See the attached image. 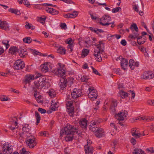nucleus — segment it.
<instances>
[{"label": "nucleus", "instance_id": "8fccbe9b", "mask_svg": "<svg viewBox=\"0 0 154 154\" xmlns=\"http://www.w3.org/2000/svg\"><path fill=\"white\" fill-rule=\"evenodd\" d=\"M20 154H31L30 152L28 151H26V149L23 148L22 151H20Z\"/></svg>", "mask_w": 154, "mask_h": 154}, {"label": "nucleus", "instance_id": "a211bd4d", "mask_svg": "<svg viewBox=\"0 0 154 154\" xmlns=\"http://www.w3.org/2000/svg\"><path fill=\"white\" fill-rule=\"evenodd\" d=\"M86 154H92L93 151V148L90 144H87L84 147Z\"/></svg>", "mask_w": 154, "mask_h": 154}, {"label": "nucleus", "instance_id": "0e129e2a", "mask_svg": "<svg viewBox=\"0 0 154 154\" xmlns=\"http://www.w3.org/2000/svg\"><path fill=\"white\" fill-rule=\"evenodd\" d=\"M130 92L131 93L132 97H131V99H134V97L135 96V93L133 91H132L131 90L130 91Z\"/></svg>", "mask_w": 154, "mask_h": 154}, {"label": "nucleus", "instance_id": "aec40b11", "mask_svg": "<svg viewBox=\"0 0 154 154\" xmlns=\"http://www.w3.org/2000/svg\"><path fill=\"white\" fill-rule=\"evenodd\" d=\"M142 78L144 79H151L153 78V76L150 74L149 71L145 72H144L141 76Z\"/></svg>", "mask_w": 154, "mask_h": 154}, {"label": "nucleus", "instance_id": "a19ab883", "mask_svg": "<svg viewBox=\"0 0 154 154\" xmlns=\"http://www.w3.org/2000/svg\"><path fill=\"white\" fill-rule=\"evenodd\" d=\"M48 93L49 96L52 97H54L56 94L55 92L53 90H49Z\"/></svg>", "mask_w": 154, "mask_h": 154}, {"label": "nucleus", "instance_id": "4468645a", "mask_svg": "<svg viewBox=\"0 0 154 154\" xmlns=\"http://www.w3.org/2000/svg\"><path fill=\"white\" fill-rule=\"evenodd\" d=\"M2 151L4 154H10L13 151L12 146H9L7 145H6V144L5 145L4 144Z\"/></svg>", "mask_w": 154, "mask_h": 154}, {"label": "nucleus", "instance_id": "49530a36", "mask_svg": "<svg viewBox=\"0 0 154 154\" xmlns=\"http://www.w3.org/2000/svg\"><path fill=\"white\" fill-rule=\"evenodd\" d=\"M78 13L77 11H74L72 14H70V15L72 18H74L75 17L78 15Z\"/></svg>", "mask_w": 154, "mask_h": 154}, {"label": "nucleus", "instance_id": "412c9836", "mask_svg": "<svg viewBox=\"0 0 154 154\" xmlns=\"http://www.w3.org/2000/svg\"><path fill=\"white\" fill-rule=\"evenodd\" d=\"M0 27L2 29L6 30L8 29L9 26L7 23L6 21H2L0 19Z\"/></svg>", "mask_w": 154, "mask_h": 154}, {"label": "nucleus", "instance_id": "423d86ee", "mask_svg": "<svg viewBox=\"0 0 154 154\" xmlns=\"http://www.w3.org/2000/svg\"><path fill=\"white\" fill-rule=\"evenodd\" d=\"M111 17L109 15H104L100 19V24L102 26H108L110 24L109 22L111 20Z\"/></svg>", "mask_w": 154, "mask_h": 154}, {"label": "nucleus", "instance_id": "b1692460", "mask_svg": "<svg viewBox=\"0 0 154 154\" xmlns=\"http://www.w3.org/2000/svg\"><path fill=\"white\" fill-rule=\"evenodd\" d=\"M87 120L86 119H83L80 120L79 124L81 128L85 129L87 127Z\"/></svg>", "mask_w": 154, "mask_h": 154}, {"label": "nucleus", "instance_id": "5701e85b", "mask_svg": "<svg viewBox=\"0 0 154 154\" xmlns=\"http://www.w3.org/2000/svg\"><path fill=\"white\" fill-rule=\"evenodd\" d=\"M45 11L49 13H50L52 15H57L59 13V11L51 8L47 7L45 8Z\"/></svg>", "mask_w": 154, "mask_h": 154}, {"label": "nucleus", "instance_id": "f257e3e1", "mask_svg": "<svg viewBox=\"0 0 154 154\" xmlns=\"http://www.w3.org/2000/svg\"><path fill=\"white\" fill-rule=\"evenodd\" d=\"M77 129L78 128L67 124L66 126L60 131V135L62 136V135L64 134L66 135L65 139L66 141H72L73 139L75 130Z\"/></svg>", "mask_w": 154, "mask_h": 154}, {"label": "nucleus", "instance_id": "09e8293b", "mask_svg": "<svg viewBox=\"0 0 154 154\" xmlns=\"http://www.w3.org/2000/svg\"><path fill=\"white\" fill-rule=\"evenodd\" d=\"M91 67L93 70V72H92L93 73H94L95 74L97 75H100V73H99V72H98V71H97V70L95 69L92 66H91Z\"/></svg>", "mask_w": 154, "mask_h": 154}, {"label": "nucleus", "instance_id": "79ce46f5", "mask_svg": "<svg viewBox=\"0 0 154 154\" xmlns=\"http://www.w3.org/2000/svg\"><path fill=\"white\" fill-rule=\"evenodd\" d=\"M89 50L87 49H83L82 51V56L84 57L87 56L89 53Z\"/></svg>", "mask_w": 154, "mask_h": 154}, {"label": "nucleus", "instance_id": "f704fd0d", "mask_svg": "<svg viewBox=\"0 0 154 154\" xmlns=\"http://www.w3.org/2000/svg\"><path fill=\"white\" fill-rule=\"evenodd\" d=\"M35 116L36 118V125H37L40 122L41 120V117L40 116L38 112L37 111L35 112Z\"/></svg>", "mask_w": 154, "mask_h": 154}, {"label": "nucleus", "instance_id": "f03ea898", "mask_svg": "<svg viewBox=\"0 0 154 154\" xmlns=\"http://www.w3.org/2000/svg\"><path fill=\"white\" fill-rule=\"evenodd\" d=\"M98 123L95 121H91L89 126V130L93 132L96 137L100 138L103 137L104 133L103 128L97 126Z\"/></svg>", "mask_w": 154, "mask_h": 154}, {"label": "nucleus", "instance_id": "ddd939ff", "mask_svg": "<svg viewBox=\"0 0 154 154\" xmlns=\"http://www.w3.org/2000/svg\"><path fill=\"white\" fill-rule=\"evenodd\" d=\"M131 133L132 135L135 138H139L145 135L143 132L142 134L140 133L139 131L136 128L132 129Z\"/></svg>", "mask_w": 154, "mask_h": 154}, {"label": "nucleus", "instance_id": "f3484780", "mask_svg": "<svg viewBox=\"0 0 154 154\" xmlns=\"http://www.w3.org/2000/svg\"><path fill=\"white\" fill-rule=\"evenodd\" d=\"M81 91L80 90H77L76 89H74L73 92L72 93V97L73 99H76L81 95Z\"/></svg>", "mask_w": 154, "mask_h": 154}, {"label": "nucleus", "instance_id": "680f3d73", "mask_svg": "<svg viewBox=\"0 0 154 154\" xmlns=\"http://www.w3.org/2000/svg\"><path fill=\"white\" fill-rule=\"evenodd\" d=\"M130 141L131 143L133 144V145H135L136 143V140L134 138H131L130 140Z\"/></svg>", "mask_w": 154, "mask_h": 154}, {"label": "nucleus", "instance_id": "9d476101", "mask_svg": "<svg viewBox=\"0 0 154 154\" xmlns=\"http://www.w3.org/2000/svg\"><path fill=\"white\" fill-rule=\"evenodd\" d=\"M24 63L20 60H18L15 62L14 64V68L16 70H20L25 67Z\"/></svg>", "mask_w": 154, "mask_h": 154}, {"label": "nucleus", "instance_id": "bb28decb", "mask_svg": "<svg viewBox=\"0 0 154 154\" xmlns=\"http://www.w3.org/2000/svg\"><path fill=\"white\" fill-rule=\"evenodd\" d=\"M19 135L20 136L19 140H20L22 141L23 139L26 136L27 137H29V133H26L23 132V133H19Z\"/></svg>", "mask_w": 154, "mask_h": 154}, {"label": "nucleus", "instance_id": "c85d7f7f", "mask_svg": "<svg viewBox=\"0 0 154 154\" xmlns=\"http://www.w3.org/2000/svg\"><path fill=\"white\" fill-rule=\"evenodd\" d=\"M50 65L48 63L45 64H44L41 68V70L44 73H45L48 71V67Z\"/></svg>", "mask_w": 154, "mask_h": 154}, {"label": "nucleus", "instance_id": "dca6fc26", "mask_svg": "<svg viewBox=\"0 0 154 154\" xmlns=\"http://www.w3.org/2000/svg\"><path fill=\"white\" fill-rule=\"evenodd\" d=\"M18 52L19 55L21 57L25 58L28 55L26 49L20 48L19 49Z\"/></svg>", "mask_w": 154, "mask_h": 154}, {"label": "nucleus", "instance_id": "3c124183", "mask_svg": "<svg viewBox=\"0 0 154 154\" xmlns=\"http://www.w3.org/2000/svg\"><path fill=\"white\" fill-rule=\"evenodd\" d=\"M121 8L120 7H117L115 8H114L112 9V12L113 13H115L119 11L120 9H121Z\"/></svg>", "mask_w": 154, "mask_h": 154}, {"label": "nucleus", "instance_id": "864d4df0", "mask_svg": "<svg viewBox=\"0 0 154 154\" xmlns=\"http://www.w3.org/2000/svg\"><path fill=\"white\" fill-rule=\"evenodd\" d=\"M60 26L62 29H67L66 25L65 23H61Z\"/></svg>", "mask_w": 154, "mask_h": 154}, {"label": "nucleus", "instance_id": "13d9d810", "mask_svg": "<svg viewBox=\"0 0 154 154\" xmlns=\"http://www.w3.org/2000/svg\"><path fill=\"white\" fill-rule=\"evenodd\" d=\"M117 106V103L116 101L115 100H113L112 101V103L111 104V106L115 107Z\"/></svg>", "mask_w": 154, "mask_h": 154}, {"label": "nucleus", "instance_id": "6e6d98bb", "mask_svg": "<svg viewBox=\"0 0 154 154\" xmlns=\"http://www.w3.org/2000/svg\"><path fill=\"white\" fill-rule=\"evenodd\" d=\"M38 111L42 114H44L46 112V110L42 108H39L38 109Z\"/></svg>", "mask_w": 154, "mask_h": 154}, {"label": "nucleus", "instance_id": "e433bc0d", "mask_svg": "<svg viewBox=\"0 0 154 154\" xmlns=\"http://www.w3.org/2000/svg\"><path fill=\"white\" fill-rule=\"evenodd\" d=\"M120 95L122 98H125L128 97V94L123 91L121 90L120 91Z\"/></svg>", "mask_w": 154, "mask_h": 154}, {"label": "nucleus", "instance_id": "e2e57ef3", "mask_svg": "<svg viewBox=\"0 0 154 154\" xmlns=\"http://www.w3.org/2000/svg\"><path fill=\"white\" fill-rule=\"evenodd\" d=\"M113 71L115 73L117 74H119L120 73V70L119 69H114Z\"/></svg>", "mask_w": 154, "mask_h": 154}, {"label": "nucleus", "instance_id": "58836bf2", "mask_svg": "<svg viewBox=\"0 0 154 154\" xmlns=\"http://www.w3.org/2000/svg\"><path fill=\"white\" fill-rule=\"evenodd\" d=\"M139 34L138 32V31H136V32H134L133 35H130L129 37L131 38H134L135 39V38H137Z\"/></svg>", "mask_w": 154, "mask_h": 154}, {"label": "nucleus", "instance_id": "de8ad7c7", "mask_svg": "<svg viewBox=\"0 0 154 154\" xmlns=\"http://www.w3.org/2000/svg\"><path fill=\"white\" fill-rule=\"evenodd\" d=\"M73 44L68 45L67 48L68 50L70 52H72L73 51Z\"/></svg>", "mask_w": 154, "mask_h": 154}, {"label": "nucleus", "instance_id": "72a5a7b5", "mask_svg": "<svg viewBox=\"0 0 154 154\" xmlns=\"http://www.w3.org/2000/svg\"><path fill=\"white\" fill-rule=\"evenodd\" d=\"M57 52L61 54H65L66 50L63 47L60 46L57 49Z\"/></svg>", "mask_w": 154, "mask_h": 154}, {"label": "nucleus", "instance_id": "37998d69", "mask_svg": "<svg viewBox=\"0 0 154 154\" xmlns=\"http://www.w3.org/2000/svg\"><path fill=\"white\" fill-rule=\"evenodd\" d=\"M26 23H27V22ZM25 27L26 29H30L32 30H33L35 29V26H32L31 24H29L28 23H26Z\"/></svg>", "mask_w": 154, "mask_h": 154}, {"label": "nucleus", "instance_id": "a18cd8bd", "mask_svg": "<svg viewBox=\"0 0 154 154\" xmlns=\"http://www.w3.org/2000/svg\"><path fill=\"white\" fill-rule=\"evenodd\" d=\"M0 99L2 101H7L10 100L7 97L3 95L1 96L0 97Z\"/></svg>", "mask_w": 154, "mask_h": 154}, {"label": "nucleus", "instance_id": "f8f14e48", "mask_svg": "<svg viewBox=\"0 0 154 154\" xmlns=\"http://www.w3.org/2000/svg\"><path fill=\"white\" fill-rule=\"evenodd\" d=\"M127 112L125 110H122L116 115L115 117L119 120H123L126 119Z\"/></svg>", "mask_w": 154, "mask_h": 154}, {"label": "nucleus", "instance_id": "7ed1b4c3", "mask_svg": "<svg viewBox=\"0 0 154 154\" xmlns=\"http://www.w3.org/2000/svg\"><path fill=\"white\" fill-rule=\"evenodd\" d=\"M96 46L97 48L94 50V55L96 57L95 59L98 62H100L102 61L100 52H102L103 51L104 44L101 42H99V44Z\"/></svg>", "mask_w": 154, "mask_h": 154}, {"label": "nucleus", "instance_id": "5fc2aeb1", "mask_svg": "<svg viewBox=\"0 0 154 154\" xmlns=\"http://www.w3.org/2000/svg\"><path fill=\"white\" fill-rule=\"evenodd\" d=\"M103 32L104 31L101 29H95L94 32L97 34H98L99 33Z\"/></svg>", "mask_w": 154, "mask_h": 154}, {"label": "nucleus", "instance_id": "7c9ffc66", "mask_svg": "<svg viewBox=\"0 0 154 154\" xmlns=\"http://www.w3.org/2000/svg\"><path fill=\"white\" fill-rule=\"evenodd\" d=\"M17 119L16 117H12L11 118L10 121V124L12 125H15V127L17 125Z\"/></svg>", "mask_w": 154, "mask_h": 154}, {"label": "nucleus", "instance_id": "603ef678", "mask_svg": "<svg viewBox=\"0 0 154 154\" xmlns=\"http://www.w3.org/2000/svg\"><path fill=\"white\" fill-rule=\"evenodd\" d=\"M88 79L87 77L85 76H83L82 77L81 80L82 82H87Z\"/></svg>", "mask_w": 154, "mask_h": 154}, {"label": "nucleus", "instance_id": "393cba45", "mask_svg": "<svg viewBox=\"0 0 154 154\" xmlns=\"http://www.w3.org/2000/svg\"><path fill=\"white\" fill-rule=\"evenodd\" d=\"M146 40V37L142 35L137 38V42L138 44L141 45L144 43Z\"/></svg>", "mask_w": 154, "mask_h": 154}, {"label": "nucleus", "instance_id": "20e7f679", "mask_svg": "<svg viewBox=\"0 0 154 154\" xmlns=\"http://www.w3.org/2000/svg\"><path fill=\"white\" fill-rule=\"evenodd\" d=\"M26 140V146L30 148H33L37 144V142L35 141V138L34 137L31 136L28 137Z\"/></svg>", "mask_w": 154, "mask_h": 154}, {"label": "nucleus", "instance_id": "774afa93", "mask_svg": "<svg viewBox=\"0 0 154 154\" xmlns=\"http://www.w3.org/2000/svg\"><path fill=\"white\" fill-rule=\"evenodd\" d=\"M24 1L23 3L27 7L30 5L29 2L28 1L24 0Z\"/></svg>", "mask_w": 154, "mask_h": 154}, {"label": "nucleus", "instance_id": "9b49d317", "mask_svg": "<svg viewBox=\"0 0 154 154\" xmlns=\"http://www.w3.org/2000/svg\"><path fill=\"white\" fill-rule=\"evenodd\" d=\"M88 90L89 91V93L88 94L89 97L92 100H94L96 99L97 96V91L94 89L93 87L89 88Z\"/></svg>", "mask_w": 154, "mask_h": 154}, {"label": "nucleus", "instance_id": "4c0bfd02", "mask_svg": "<svg viewBox=\"0 0 154 154\" xmlns=\"http://www.w3.org/2000/svg\"><path fill=\"white\" fill-rule=\"evenodd\" d=\"M130 28L133 32L134 30L135 31H138V29L135 23L132 24L130 27Z\"/></svg>", "mask_w": 154, "mask_h": 154}, {"label": "nucleus", "instance_id": "473e14b6", "mask_svg": "<svg viewBox=\"0 0 154 154\" xmlns=\"http://www.w3.org/2000/svg\"><path fill=\"white\" fill-rule=\"evenodd\" d=\"M30 129V127L28 125H25L22 128V131L26 133L29 132Z\"/></svg>", "mask_w": 154, "mask_h": 154}, {"label": "nucleus", "instance_id": "c9c22d12", "mask_svg": "<svg viewBox=\"0 0 154 154\" xmlns=\"http://www.w3.org/2000/svg\"><path fill=\"white\" fill-rule=\"evenodd\" d=\"M17 48L16 47H11L9 49V53L13 54L18 51Z\"/></svg>", "mask_w": 154, "mask_h": 154}, {"label": "nucleus", "instance_id": "4d7b16f0", "mask_svg": "<svg viewBox=\"0 0 154 154\" xmlns=\"http://www.w3.org/2000/svg\"><path fill=\"white\" fill-rule=\"evenodd\" d=\"M153 148L152 147H150L149 148H147L146 149V151H147L148 152L150 153H152L154 152V150H153Z\"/></svg>", "mask_w": 154, "mask_h": 154}, {"label": "nucleus", "instance_id": "ea45409f", "mask_svg": "<svg viewBox=\"0 0 154 154\" xmlns=\"http://www.w3.org/2000/svg\"><path fill=\"white\" fill-rule=\"evenodd\" d=\"M23 41L24 42L26 43H30L32 42V39L29 37L24 38L23 39Z\"/></svg>", "mask_w": 154, "mask_h": 154}, {"label": "nucleus", "instance_id": "cd10ccee", "mask_svg": "<svg viewBox=\"0 0 154 154\" xmlns=\"http://www.w3.org/2000/svg\"><path fill=\"white\" fill-rule=\"evenodd\" d=\"M133 153V154H146L143 150L139 148H135Z\"/></svg>", "mask_w": 154, "mask_h": 154}, {"label": "nucleus", "instance_id": "6ab92c4d", "mask_svg": "<svg viewBox=\"0 0 154 154\" xmlns=\"http://www.w3.org/2000/svg\"><path fill=\"white\" fill-rule=\"evenodd\" d=\"M139 63L138 62H135L134 60L130 59L129 61V66L131 70H134L135 67H138Z\"/></svg>", "mask_w": 154, "mask_h": 154}, {"label": "nucleus", "instance_id": "39448f33", "mask_svg": "<svg viewBox=\"0 0 154 154\" xmlns=\"http://www.w3.org/2000/svg\"><path fill=\"white\" fill-rule=\"evenodd\" d=\"M66 111L69 115L72 117L74 116V107L72 101H68L66 103Z\"/></svg>", "mask_w": 154, "mask_h": 154}, {"label": "nucleus", "instance_id": "4be33fe9", "mask_svg": "<svg viewBox=\"0 0 154 154\" xmlns=\"http://www.w3.org/2000/svg\"><path fill=\"white\" fill-rule=\"evenodd\" d=\"M128 62L126 59L123 58L121 61V65L122 68L125 70L128 65Z\"/></svg>", "mask_w": 154, "mask_h": 154}, {"label": "nucleus", "instance_id": "1a4fd4ad", "mask_svg": "<svg viewBox=\"0 0 154 154\" xmlns=\"http://www.w3.org/2000/svg\"><path fill=\"white\" fill-rule=\"evenodd\" d=\"M41 76V74H38V76H34L32 74H29L25 75L24 77V79L23 81L26 84L29 83L31 81L36 79Z\"/></svg>", "mask_w": 154, "mask_h": 154}, {"label": "nucleus", "instance_id": "0eeeda50", "mask_svg": "<svg viewBox=\"0 0 154 154\" xmlns=\"http://www.w3.org/2000/svg\"><path fill=\"white\" fill-rule=\"evenodd\" d=\"M58 65L60 67L55 69L52 71L53 72H54L58 76H60L61 77H65L66 76L65 70L61 67L60 63H59Z\"/></svg>", "mask_w": 154, "mask_h": 154}, {"label": "nucleus", "instance_id": "338daca9", "mask_svg": "<svg viewBox=\"0 0 154 154\" xmlns=\"http://www.w3.org/2000/svg\"><path fill=\"white\" fill-rule=\"evenodd\" d=\"M121 43L123 46H125L127 44V42L125 40L123 39L121 41Z\"/></svg>", "mask_w": 154, "mask_h": 154}, {"label": "nucleus", "instance_id": "6e6552de", "mask_svg": "<svg viewBox=\"0 0 154 154\" xmlns=\"http://www.w3.org/2000/svg\"><path fill=\"white\" fill-rule=\"evenodd\" d=\"M46 79L45 77H41L39 80L35 82V87L38 88H42L46 84Z\"/></svg>", "mask_w": 154, "mask_h": 154}, {"label": "nucleus", "instance_id": "c03bdc74", "mask_svg": "<svg viewBox=\"0 0 154 154\" xmlns=\"http://www.w3.org/2000/svg\"><path fill=\"white\" fill-rule=\"evenodd\" d=\"M9 42L8 41L6 40L3 41L2 42V44L5 46L6 49H7L9 47Z\"/></svg>", "mask_w": 154, "mask_h": 154}, {"label": "nucleus", "instance_id": "052dcab7", "mask_svg": "<svg viewBox=\"0 0 154 154\" xmlns=\"http://www.w3.org/2000/svg\"><path fill=\"white\" fill-rule=\"evenodd\" d=\"M45 20H46V18L40 17L39 18V21L40 23H42L43 24H44L45 23Z\"/></svg>", "mask_w": 154, "mask_h": 154}, {"label": "nucleus", "instance_id": "c756f323", "mask_svg": "<svg viewBox=\"0 0 154 154\" xmlns=\"http://www.w3.org/2000/svg\"><path fill=\"white\" fill-rule=\"evenodd\" d=\"M58 107V102H56L55 103H54L52 102L51 103V109L54 111L55 110L57 109Z\"/></svg>", "mask_w": 154, "mask_h": 154}, {"label": "nucleus", "instance_id": "69168bd1", "mask_svg": "<svg viewBox=\"0 0 154 154\" xmlns=\"http://www.w3.org/2000/svg\"><path fill=\"white\" fill-rule=\"evenodd\" d=\"M64 17L67 18H72L70 15V14H66L63 15Z\"/></svg>", "mask_w": 154, "mask_h": 154}, {"label": "nucleus", "instance_id": "a878e982", "mask_svg": "<svg viewBox=\"0 0 154 154\" xmlns=\"http://www.w3.org/2000/svg\"><path fill=\"white\" fill-rule=\"evenodd\" d=\"M136 120H143L147 122H149L152 121L153 120V119L150 117H148L145 116H139L136 118Z\"/></svg>", "mask_w": 154, "mask_h": 154}, {"label": "nucleus", "instance_id": "bf43d9fd", "mask_svg": "<svg viewBox=\"0 0 154 154\" xmlns=\"http://www.w3.org/2000/svg\"><path fill=\"white\" fill-rule=\"evenodd\" d=\"M72 41V39L71 38H69L67 39L66 41V43L67 44H68V45L69 44H72L71 42Z\"/></svg>", "mask_w": 154, "mask_h": 154}, {"label": "nucleus", "instance_id": "2eb2a0df", "mask_svg": "<svg viewBox=\"0 0 154 154\" xmlns=\"http://www.w3.org/2000/svg\"><path fill=\"white\" fill-rule=\"evenodd\" d=\"M60 87L61 89L63 90L67 85V80L65 77H61L60 79Z\"/></svg>", "mask_w": 154, "mask_h": 154}, {"label": "nucleus", "instance_id": "2f4dec72", "mask_svg": "<svg viewBox=\"0 0 154 154\" xmlns=\"http://www.w3.org/2000/svg\"><path fill=\"white\" fill-rule=\"evenodd\" d=\"M8 11L11 13H14L16 15H19L21 14L20 11L16 9L10 8L9 9Z\"/></svg>", "mask_w": 154, "mask_h": 154}]
</instances>
